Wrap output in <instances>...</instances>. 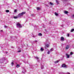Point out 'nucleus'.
<instances>
[{
  "label": "nucleus",
  "mask_w": 74,
  "mask_h": 74,
  "mask_svg": "<svg viewBox=\"0 0 74 74\" xmlns=\"http://www.w3.org/2000/svg\"><path fill=\"white\" fill-rule=\"evenodd\" d=\"M25 14V12H22L21 13H20L18 14V16H14V19H16L18 18V17H19V18H21V16H22L23 15V14Z\"/></svg>",
  "instance_id": "nucleus-1"
},
{
  "label": "nucleus",
  "mask_w": 74,
  "mask_h": 74,
  "mask_svg": "<svg viewBox=\"0 0 74 74\" xmlns=\"http://www.w3.org/2000/svg\"><path fill=\"white\" fill-rule=\"evenodd\" d=\"M16 26L17 27H22V26H21V24L19 23H17Z\"/></svg>",
  "instance_id": "nucleus-2"
},
{
  "label": "nucleus",
  "mask_w": 74,
  "mask_h": 74,
  "mask_svg": "<svg viewBox=\"0 0 74 74\" xmlns=\"http://www.w3.org/2000/svg\"><path fill=\"white\" fill-rule=\"evenodd\" d=\"M5 60V58H4L3 59V60L2 59L0 60V62L1 63H3V62H4V61Z\"/></svg>",
  "instance_id": "nucleus-3"
},
{
  "label": "nucleus",
  "mask_w": 74,
  "mask_h": 74,
  "mask_svg": "<svg viewBox=\"0 0 74 74\" xmlns=\"http://www.w3.org/2000/svg\"><path fill=\"white\" fill-rule=\"evenodd\" d=\"M69 48V46L68 45H67L65 47V49H68Z\"/></svg>",
  "instance_id": "nucleus-4"
},
{
  "label": "nucleus",
  "mask_w": 74,
  "mask_h": 74,
  "mask_svg": "<svg viewBox=\"0 0 74 74\" xmlns=\"http://www.w3.org/2000/svg\"><path fill=\"white\" fill-rule=\"evenodd\" d=\"M61 40L62 41H64V38L63 37H61Z\"/></svg>",
  "instance_id": "nucleus-5"
},
{
  "label": "nucleus",
  "mask_w": 74,
  "mask_h": 74,
  "mask_svg": "<svg viewBox=\"0 0 74 74\" xmlns=\"http://www.w3.org/2000/svg\"><path fill=\"white\" fill-rule=\"evenodd\" d=\"M62 67H66V65H65V64H63L62 65Z\"/></svg>",
  "instance_id": "nucleus-6"
},
{
  "label": "nucleus",
  "mask_w": 74,
  "mask_h": 74,
  "mask_svg": "<svg viewBox=\"0 0 74 74\" xmlns=\"http://www.w3.org/2000/svg\"><path fill=\"white\" fill-rule=\"evenodd\" d=\"M66 55L67 56V58H70V56L69 55H68V54H66Z\"/></svg>",
  "instance_id": "nucleus-7"
},
{
  "label": "nucleus",
  "mask_w": 74,
  "mask_h": 74,
  "mask_svg": "<svg viewBox=\"0 0 74 74\" xmlns=\"http://www.w3.org/2000/svg\"><path fill=\"white\" fill-rule=\"evenodd\" d=\"M25 71H26V70H25V69H23V71H22L23 73H25Z\"/></svg>",
  "instance_id": "nucleus-8"
},
{
  "label": "nucleus",
  "mask_w": 74,
  "mask_h": 74,
  "mask_svg": "<svg viewBox=\"0 0 74 74\" xmlns=\"http://www.w3.org/2000/svg\"><path fill=\"white\" fill-rule=\"evenodd\" d=\"M35 59H37L38 61V62H39V59H38V58L37 57H35Z\"/></svg>",
  "instance_id": "nucleus-9"
},
{
  "label": "nucleus",
  "mask_w": 74,
  "mask_h": 74,
  "mask_svg": "<svg viewBox=\"0 0 74 74\" xmlns=\"http://www.w3.org/2000/svg\"><path fill=\"white\" fill-rule=\"evenodd\" d=\"M45 46H46V47H49V44H46L45 45Z\"/></svg>",
  "instance_id": "nucleus-10"
},
{
  "label": "nucleus",
  "mask_w": 74,
  "mask_h": 74,
  "mask_svg": "<svg viewBox=\"0 0 74 74\" xmlns=\"http://www.w3.org/2000/svg\"><path fill=\"white\" fill-rule=\"evenodd\" d=\"M49 4H50V5H53V3H52L51 2H49Z\"/></svg>",
  "instance_id": "nucleus-11"
},
{
  "label": "nucleus",
  "mask_w": 74,
  "mask_h": 74,
  "mask_svg": "<svg viewBox=\"0 0 74 74\" xmlns=\"http://www.w3.org/2000/svg\"><path fill=\"white\" fill-rule=\"evenodd\" d=\"M40 51H44V49H43L42 48H41L40 49Z\"/></svg>",
  "instance_id": "nucleus-12"
},
{
  "label": "nucleus",
  "mask_w": 74,
  "mask_h": 74,
  "mask_svg": "<svg viewBox=\"0 0 74 74\" xmlns=\"http://www.w3.org/2000/svg\"><path fill=\"white\" fill-rule=\"evenodd\" d=\"M55 15H56V16H58V13H56V12H55Z\"/></svg>",
  "instance_id": "nucleus-13"
},
{
  "label": "nucleus",
  "mask_w": 74,
  "mask_h": 74,
  "mask_svg": "<svg viewBox=\"0 0 74 74\" xmlns=\"http://www.w3.org/2000/svg\"><path fill=\"white\" fill-rule=\"evenodd\" d=\"M53 51V49L52 48L50 49V52H52V51Z\"/></svg>",
  "instance_id": "nucleus-14"
},
{
  "label": "nucleus",
  "mask_w": 74,
  "mask_h": 74,
  "mask_svg": "<svg viewBox=\"0 0 74 74\" xmlns=\"http://www.w3.org/2000/svg\"><path fill=\"white\" fill-rule=\"evenodd\" d=\"M16 67H20V65H19V64H17L16 66Z\"/></svg>",
  "instance_id": "nucleus-15"
},
{
  "label": "nucleus",
  "mask_w": 74,
  "mask_h": 74,
  "mask_svg": "<svg viewBox=\"0 0 74 74\" xmlns=\"http://www.w3.org/2000/svg\"><path fill=\"white\" fill-rule=\"evenodd\" d=\"M74 29H72L71 30V32H74Z\"/></svg>",
  "instance_id": "nucleus-16"
},
{
  "label": "nucleus",
  "mask_w": 74,
  "mask_h": 74,
  "mask_svg": "<svg viewBox=\"0 0 74 74\" xmlns=\"http://www.w3.org/2000/svg\"><path fill=\"white\" fill-rule=\"evenodd\" d=\"M38 36H42V34L41 33H39L38 34Z\"/></svg>",
  "instance_id": "nucleus-17"
},
{
  "label": "nucleus",
  "mask_w": 74,
  "mask_h": 74,
  "mask_svg": "<svg viewBox=\"0 0 74 74\" xmlns=\"http://www.w3.org/2000/svg\"><path fill=\"white\" fill-rule=\"evenodd\" d=\"M58 62H59V61L58 60H57V61H55L54 62V63H58Z\"/></svg>",
  "instance_id": "nucleus-18"
},
{
  "label": "nucleus",
  "mask_w": 74,
  "mask_h": 74,
  "mask_svg": "<svg viewBox=\"0 0 74 74\" xmlns=\"http://www.w3.org/2000/svg\"><path fill=\"white\" fill-rule=\"evenodd\" d=\"M64 13H65V14H67V13H68V12H67V11H65L64 12Z\"/></svg>",
  "instance_id": "nucleus-19"
},
{
  "label": "nucleus",
  "mask_w": 74,
  "mask_h": 74,
  "mask_svg": "<svg viewBox=\"0 0 74 74\" xmlns=\"http://www.w3.org/2000/svg\"><path fill=\"white\" fill-rule=\"evenodd\" d=\"M6 12H10V11L8 10H6Z\"/></svg>",
  "instance_id": "nucleus-20"
},
{
  "label": "nucleus",
  "mask_w": 74,
  "mask_h": 74,
  "mask_svg": "<svg viewBox=\"0 0 74 74\" xmlns=\"http://www.w3.org/2000/svg\"><path fill=\"white\" fill-rule=\"evenodd\" d=\"M43 68H44V66H41V69H43Z\"/></svg>",
  "instance_id": "nucleus-21"
},
{
  "label": "nucleus",
  "mask_w": 74,
  "mask_h": 74,
  "mask_svg": "<svg viewBox=\"0 0 74 74\" xmlns=\"http://www.w3.org/2000/svg\"><path fill=\"white\" fill-rule=\"evenodd\" d=\"M37 10H39L40 9V8H37Z\"/></svg>",
  "instance_id": "nucleus-22"
},
{
  "label": "nucleus",
  "mask_w": 74,
  "mask_h": 74,
  "mask_svg": "<svg viewBox=\"0 0 74 74\" xmlns=\"http://www.w3.org/2000/svg\"><path fill=\"white\" fill-rule=\"evenodd\" d=\"M56 1L57 4H59V1L58 0H56Z\"/></svg>",
  "instance_id": "nucleus-23"
},
{
  "label": "nucleus",
  "mask_w": 74,
  "mask_h": 74,
  "mask_svg": "<svg viewBox=\"0 0 74 74\" xmlns=\"http://www.w3.org/2000/svg\"><path fill=\"white\" fill-rule=\"evenodd\" d=\"M4 27H5V28H7V27H8V26L6 25H5Z\"/></svg>",
  "instance_id": "nucleus-24"
},
{
  "label": "nucleus",
  "mask_w": 74,
  "mask_h": 74,
  "mask_svg": "<svg viewBox=\"0 0 74 74\" xmlns=\"http://www.w3.org/2000/svg\"><path fill=\"white\" fill-rule=\"evenodd\" d=\"M11 64H12V66H13V65L14 64V62H12V63Z\"/></svg>",
  "instance_id": "nucleus-25"
},
{
  "label": "nucleus",
  "mask_w": 74,
  "mask_h": 74,
  "mask_svg": "<svg viewBox=\"0 0 74 74\" xmlns=\"http://www.w3.org/2000/svg\"><path fill=\"white\" fill-rule=\"evenodd\" d=\"M72 17L73 18H74V15L73 14L72 15Z\"/></svg>",
  "instance_id": "nucleus-26"
},
{
  "label": "nucleus",
  "mask_w": 74,
  "mask_h": 74,
  "mask_svg": "<svg viewBox=\"0 0 74 74\" xmlns=\"http://www.w3.org/2000/svg\"><path fill=\"white\" fill-rule=\"evenodd\" d=\"M51 52V51H49L48 52H47V54H49V52Z\"/></svg>",
  "instance_id": "nucleus-27"
},
{
  "label": "nucleus",
  "mask_w": 74,
  "mask_h": 74,
  "mask_svg": "<svg viewBox=\"0 0 74 74\" xmlns=\"http://www.w3.org/2000/svg\"><path fill=\"white\" fill-rule=\"evenodd\" d=\"M69 36H70V34H67L68 37H69Z\"/></svg>",
  "instance_id": "nucleus-28"
},
{
  "label": "nucleus",
  "mask_w": 74,
  "mask_h": 74,
  "mask_svg": "<svg viewBox=\"0 0 74 74\" xmlns=\"http://www.w3.org/2000/svg\"><path fill=\"white\" fill-rule=\"evenodd\" d=\"M14 12H16V10H15L14 11Z\"/></svg>",
  "instance_id": "nucleus-29"
},
{
  "label": "nucleus",
  "mask_w": 74,
  "mask_h": 74,
  "mask_svg": "<svg viewBox=\"0 0 74 74\" xmlns=\"http://www.w3.org/2000/svg\"><path fill=\"white\" fill-rule=\"evenodd\" d=\"M71 55H73V53L71 52L70 53Z\"/></svg>",
  "instance_id": "nucleus-30"
},
{
  "label": "nucleus",
  "mask_w": 74,
  "mask_h": 74,
  "mask_svg": "<svg viewBox=\"0 0 74 74\" xmlns=\"http://www.w3.org/2000/svg\"><path fill=\"white\" fill-rule=\"evenodd\" d=\"M21 52V51H18V52Z\"/></svg>",
  "instance_id": "nucleus-31"
},
{
  "label": "nucleus",
  "mask_w": 74,
  "mask_h": 74,
  "mask_svg": "<svg viewBox=\"0 0 74 74\" xmlns=\"http://www.w3.org/2000/svg\"><path fill=\"white\" fill-rule=\"evenodd\" d=\"M5 53H8V52H7V51H6V52H5Z\"/></svg>",
  "instance_id": "nucleus-32"
},
{
  "label": "nucleus",
  "mask_w": 74,
  "mask_h": 74,
  "mask_svg": "<svg viewBox=\"0 0 74 74\" xmlns=\"http://www.w3.org/2000/svg\"><path fill=\"white\" fill-rule=\"evenodd\" d=\"M35 42H37V40H35Z\"/></svg>",
  "instance_id": "nucleus-33"
},
{
  "label": "nucleus",
  "mask_w": 74,
  "mask_h": 74,
  "mask_svg": "<svg viewBox=\"0 0 74 74\" xmlns=\"http://www.w3.org/2000/svg\"><path fill=\"white\" fill-rule=\"evenodd\" d=\"M67 74H70V73H67Z\"/></svg>",
  "instance_id": "nucleus-34"
},
{
  "label": "nucleus",
  "mask_w": 74,
  "mask_h": 74,
  "mask_svg": "<svg viewBox=\"0 0 74 74\" xmlns=\"http://www.w3.org/2000/svg\"><path fill=\"white\" fill-rule=\"evenodd\" d=\"M63 1H67V0H63Z\"/></svg>",
  "instance_id": "nucleus-35"
},
{
  "label": "nucleus",
  "mask_w": 74,
  "mask_h": 74,
  "mask_svg": "<svg viewBox=\"0 0 74 74\" xmlns=\"http://www.w3.org/2000/svg\"><path fill=\"white\" fill-rule=\"evenodd\" d=\"M1 32H3V30H1Z\"/></svg>",
  "instance_id": "nucleus-36"
},
{
  "label": "nucleus",
  "mask_w": 74,
  "mask_h": 74,
  "mask_svg": "<svg viewBox=\"0 0 74 74\" xmlns=\"http://www.w3.org/2000/svg\"><path fill=\"white\" fill-rule=\"evenodd\" d=\"M32 16H33V14H32Z\"/></svg>",
  "instance_id": "nucleus-37"
},
{
  "label": "nucleus",
  "mask_w": 74,
  "mask_h": 74,
  "mask_svg": "<svg viewBox=\"0 0 74 74\" xmlns=\"http://www.w3.org/2000/svg\"><path fill=\"white\" fill-rule=\"evenodd\" d=\"M33 37H34V36H33Z\"/></svg>",
  "instance_id": "nucleus-38"
}]
</instances>
